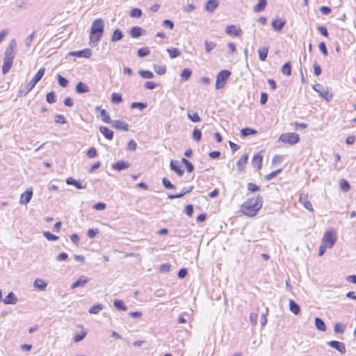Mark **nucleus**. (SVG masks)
<instances>
[{
  "instance_id": "nucleus-1",
  "label": "nucleus",
  "mask_w": 356,
  "mask_h": 356,
  "mask_svg": "<svg viewBox=\"0 0 356 356\" xmlns=\"http://www.w3.org/2000/svg\"><path fill=\"white\" fill-rule=\"evenodd\" d=\"M262 203L263 199L260 195H258L256 197L250 198L242 204V212L245 216L253 217L256 216L259 210L261 208Z\"/></svg>"
},
{
  "instance_id": "nucleus-2",
  "label": "nucleus",
  "mask_w": 356,
  "mask_h": 356,
  "mask_svg": "<svg viewBox=\"0 0 356 356\" xmlns=\"http://www.w3.org/2000/svg\"><path fill=\"white\" fill-rule=\"evenodd\" d=\"M16 45L15 40L12 39L5 50L3 63L2 66L3 74H7L13 65V60L15 57V49Z\"/></svg>"
},
{
  "instance_id": "nucleus-3",
  "label": "nucleus",
  "mask_w": 356,
  "mask_h": 356,
  "mask_svg": "<svg viewBox=\"0 0 356 356\" xmlns=\"http://www.w3.org/2000/svg\"><path fill=\"white\" fill-rule=\"evenodd\" d=\"M104 22L99 18L93 21L90 29V39L92 46H96L103 36Z\"/></svg>"
},
{
  "instance_id": "nucleus-4",
  "label": "nucleus",
  "mask_w": 356,
  "mask_h": 356,
  "mask_svg": "<svg viewBox=\"0 0 356 356\" xmlns=\"http://www.w3.org/2000/svg\"><path fill=\"white\" fill-rule=\"evenodd\" d=\"M45 72L44 67L40 68L33 79L23 88L19 90L20 96H26L42 79Z\"/></svg>"
},
{
  "instance_id": "nucleus-5",
  "label": "nucleus",
  "mask_w": 356,
  "mask_h": 356,
  "mask_svg": "<svg viewBox=\"0 0 356 356\" xmlns=\"http://www.w3.org/2000/svg\"><path fill=\"white\" fill-rule=\"evenodd\" d=\"M337 233L334 229H330L325 232L322 238V243H324L328 248H332L337 241Z\"/></svg>"
},
{
  "instance_id": "nucleus-6",
  "label": "nucleus",
  "mask_w": 356,
  "mask_h": 356,
  "mask_svg": "<svg viewBox=\"0 0 356 356\" xmlns=\"http://www.w3.org/2000/svg\"><path fill=\"white\" fill-rule=\"evenodd\" d=\"M231 75V72L227 70H221L216 75L215 88L216 90L222 88L227 82V80Z\"/></svg>"
},
{
  "instance_id": "nucleus-7",
  "label": "nucleus",
  "mask_w": 356,
  "mask_h": 356,
  "mask_svg": "<svg viewBox=\"0 0 356 356\" xmlns=\"http://www.w3.org/2000/svg\"><path fill=\"white\" fill-rule=\"evenodd\" d=\"M279 140L293 145L299 142L300 137L296 133H285L280 135Z\"/></svg>"
},
{
  "instance_id": "nucleus-8",
  "label": "nucleus",
  "mask_w": 356,
  "mask_h": 356,
  "mask_svg": "<svg viewBox=\"0 0 356 356\" xmlns=\"http://www.w3.org/2000/svg\"><path fill=\"white\" fill-rule=\"evenodd\" d=\"M327 345L332 348L337 350L341 355H343L346 352V346L343 342L338 341H330L327 342Z\"/></svg>"
},
{
  "instance_id": "nucleus-9",
  "label": "nucleus",
  "mask_w": 356,
  "mask_h": 356,
  "mask_svg": "<svg viewBox=\"0 0 356 356\" xmlns=\"http://www.w3.org/2000/svg\"><path fill=\"white\" fill-rule=\"evenodd\" d=\"M263 157L260 153H257L254 155L252 159V165L256 170L259 171L262 166Z\"/></svg>"
},
{
  "instance_id": "nucleus-10",
  "label": "nucleus",
  "mask_w": 356,
  "mask_h": 356,
  "mask_svg": "<svg viewBox=\"0 0 356 356\" xmlns=\"http://www.w3.org/2000/svg\"><path fill=\"white\" fill-rule=\"evenodd\" d=\"M285 24L286 21L282 19H273L271 22L273 30L277 32H280Z\"/></svg>"
},
{
  "instance_id": "nucleus-11",
  "label": "nucleus",
  "mask_w": 356,
  "mask_h": 356,
  "mask_svg": "<svg viewBox=\"0 0 356 356\" xmlns=\"http://www.w3.org/2000/svg\"><path fill=\"white\" fill-rule=\"evenodd\" d=\"M69 54L79 58H88L92 56V51L90 49H85L81 51H71Z\"/></svg>"
},
{
  "instance_id": "nucleus-12",
  "label": "nucleus",
  "mask_w": 356,
  "mask_h": 356,
  "mask_svg": "<svg viewBox=\"0 0 356 356\" xmlns=\"http://www.w3.org/2000/svg\"><path fill=\"white\" fill-rule=\"evenodd\" d=\"M32 197L33 191L31 190H27L21 195L19 204L24 205L27 204L31 201Z\"/></svg>"
},
{
  "instance_id": "nucleus-13",
  "label": "nucleus",
  "mask_w": 356,
  "mask_h": 356,
  "mask_svg": "<svg viewBox=\"0 0 356 356\" xmlns=\"http://www.w3.org/2000/svg\"><path fill=\"white\" fill-rule=\"evenodd\" d=\"M89 280L87 277L84 275H81L75 282H74L71 285V289H74L78 287H83L88 282Z\"/></svg>"
},
{
  "instance_id": "nucleus-14",
  "label": "nucleus",
  "mask_w": 356,
  "mask_h": 356,
  "mask_svg": "<svg viewBox=\"0 0 356 356\" xmlns=\"http://www.w3.org/2000/svg\"><path fill=\"white\" fill-rule=\"evenodd\" d=\"M111 123L113 128L118 130H124L125 131H128L129 125L125 122H122L121 120H112Z\"/></svg>"
},
{
  "instance_id": "nucleus-15",
  "label": "nucleus",
  "mask_w": 356,
  "mask_h": 356,
  "mask_svg": "<svg viewBox=\"0 0 356 356\" xmlns=\"http://www.w3.org/2000/svg\"><path fill=\"white\" fill-rule=\"evenodd\" d=\"M193 189V186H190L188 188H183L181 189V191L180 193H178V194H175V195H170L169 194L168 195V197L170 200H173V199H176V198H181L184 195L187 194V193H191Z\"/></svg>"
},
{
  "instance_id": "nucleus-16",
  "label": "nucleus",
  "mask_w": 356,
  "mask_h": 356,
  "mask_svg": "<svg viewBox=\"0 0 356 356\" xmlns=\"http://www.w3.org/2000/svg\"><path fill=\"white\" fill-rule=\"evenodd\" d=\"M17 298L13 292H10L3 300L5 305H15L17 302Z\"/></svg>"
},
{
  "instance_id": "nucleus-17",
  "label": "nucleus",
  "mask_w": 356,
  "mask_h": 356,
  "mask_svg": "<svg viewBox=\"0 0 356 356\" xmlns=\"http://www.w3.org/2000/svg\"><path fill=\"white\" fill-rule=\"evenodd\" d=\"M248 160V155L247 154H243L236 162V165L238 171H243L245 166Z\"/></svg>"
},
{
  "instance_id": "nucleus-18",
  "label": "nucleus",
  "mask_w": 356,
  "mask_h": 356,
  "mask_svg": "<svg viewBox=\"0 0 356 356\" xmlns=\"http://www.w3.org/2000/svg\"><path fill=\"white\" fill-rule=\"evenodd\" d=\"M299 201L305 209L311 211H313L312 203L307 200V195L300 194Z\"/></svg>"
},
{
  "instance_id": "nucleus-19",
  "label": "nucleus",
  "mask_w": 356,
  "mask_h": 356,
  "mask_svg": "<svg viewBox=\"0 0 356 356\" xmlns=\"http://www.w3.org/2000/svg\"><path fill=\"white\" fill-rule=\"evenodd\" d=\"M218 0H209L206 3L205 9L209 13H213L218 8Z\"/></svg>"
},
{
  "instance_id": "nucleus-20",
  "label": "nucleus",
  "mask_w": 356,
  "mask_h": 356,
  "mask_svg": "<svg viewBox=\"0 0 356 356\" xmlns=\"http://www.w3.org/2000/svg\"><path fill=\"white\" fill-rule=\"evenodd\" d=\"M129 167V164L127 162H125L124 161H118L114 164H113L112 168L113 169L120 171L124 169H127Z\"/></svg>"
},
{
  "instance_id": "nucleus-21",
  "label": "nucleus",
  "mask_w": 356,
  "mask_h": 356,
  "mask_svg": "<svg viewBox=\"0 0 356 356\" xmlns=\"http://www.w3.org/2000/svg\"><path fill=\"white\" fill-rule=\"evenodd\" d=\"M225 32L229 35L239 36L241 31L236 29L235 25H229L226 27Z\"/></svg>"
},
{
  "instance_id": "nucleus-22",
  "label": "nucleus",
  "mask_w": 356,
  "mask_h": 356,
  "mask_svg": "<svg viewBox=\"0 0 356 356\" xmlns=\"http://www.w3.org/2000/svg\"><path fill=\"white\" fill-rule=\"evenodd\" d=\"M170 168L180 177L184 174V170L181 169L177 161L172 160L170 161Z\"/></svg>"
},
{
  "instance_id": "nucleus-23",
  "label": "nucleus",
  "mask_w": 356,
  "mask_h": 356,
  "mask_svg": "<svg viewBox=\"0 0 356 356\" xmlns=\"http://www.w3.org/2000/svg\"><path fill=\"white\" fill-rule=\"evenodd\" d=\"M99 131L104 135V136L108 140H112L113 138V131L110 130L106 127H100Z\"/></svg>"
},
{
  "instance_id": "nucleus-24",
  "label": "nucleus",
  "mask_w": 356,
  "mask_h": 356,
  "mask_svg": "<svg viewBox=\"0 0 356 356\" xmlns=\"http://www.w3.org/2000/svg\"><path fill=\"white\" fill-rule=\"evenodd\" d=\"M66 184L67 185H73L78 189H83L86 188V185L83 186L79 181L75 180L72 177H68L66 179Z\"/></svg>"
},
{
  "instance_id": "nucleus-25",
  "label": "nucleus",
  "mask_w": 356,
  "mask_h": 356,
  "mask_svg": "<svg viewBox=\"0 0 356 356\" xmlns=\"http://www.w3.org/2000/svg\"><path fill=\"white\" fill-rule=\"evenodd\" d=\"M89 91L88 86L83 83V82H79L76 86V92L79 94L88 92Z\"/></svg>"
},
{
  "instance_id": "nucleus-26",
  "label": "nucleus",
  "mask_w": 356,
  "mask_h": 356,
  "mask_svg": "<svg viewBox=\"0 0 356 356\" xmlns=\"http://www.w3.org/2000/svg\"><path fill=\"white\" fill-rule=\"evenodd\" d=\"M289 309L296 315H298L300 312V306L293 300H289Z\"/></svg>"
},
{
  "instance_id": "nucleus-27",
  "label": "nucleus",
  "mask_w": 356,
  "mask_h": 356,
  "mask_svg": "<svg viewBox=\"0 0 356 356\" xmlns=\"http://www.w3.org/2000/svg\"><path fill=\"white\" fill-rule=\"evenodd\" d=\"M266 0H259L258 3L253 7V11L255 13L263 11L266 8Z\"/></svg>"
},
{
  "instance_id": "nucleus-28",
  "label": "nucleus",
  "mask_w": 356,
  "mask_h": 356,
  "mask_svg": "<svg viewBox=\"0 0 356 356\" xmlns=\"http://www.w3.org/2000/svg\"><path fill=\"white\" fill-rule=\"evenodd\" d=\"M34 287L39 289L40 291H44L47 286V284L42 280L36 279L34 282Z\"/></svg>"
},
{
  "instance_id": "nucleus-29",
  "label": "nucleus",
  "mask_w": 356,
  "mask_h": 356,
  "mask_svg": "<svg viewBox=\"0 0 356 356\" xmlns=\"http://www.w3.org/2000/svg\"><path fill=\"white\" fill-rule=\"evenodd\" d=\"M257 133V131L256 129L246 127L244 129H242L241 130V137H247L250 135H254Z\"/></svg>"
},
{
  "instance_id": "nucleus-30",
  "label": "nucleus",
  "mask_w": 356,
  "mask_h": 356,
  "mask_svg": "<svg viewBox=\"0 0 356 356\" xmlns=\"http://www.w3.org/2000/svg\"><path fill=\"white\" fill-rule=\"evenodd\" d=\"M143 29L139 26H134L130 30V35L132 38H136L142 35Z\"/></svg>"
},
{
  "instance_id": "nucleus-31",
  "label": "nucleus",
  "mask_w": 356,
  "mask_h": 356,
  "mask_svg": "<svg viewBox=\"0 0 356 356\" xmlns=\"http://www.w3.org/2000/svg\"><path fill=\"white\" fill-rule=\"evenodd\" d=\"M113 305L114 307L118 310H127V307L125 305L124 302L122 300L115 299L114 300Z\"/></svg>"
},
{
  "instance_id": "nucleus-32",
  "label": "nucleus",
  "mask_w": 356,
  "mask_h": 356,
  "mask_svg": "<svg viewBox=\"0 0 356 356\" xmlns=\"http://www.w3.org/2000/svg\"><path fill=\"white\" fill-rule=\"evenodd\" d=\"M315 325L316 328L321 331L326 330V325L324 321L318 317L315 318Z\"/></svg>"
},
{
  "instance_id": "nucleus-33",
  "label": "nucleus",
  "mask_w": 356,
  "mask_h": 356,
  "mask_svg": "<svg viewBox=\"0 0 356 356\" xmlns=\"http://www.w3.org/2000/svg\"><path fill=\"white\" fill-rule=\"evenodd\" d=\"M188 118L193 122H199L201 121V118L197 112L188 111Z\"/></svg>"
},
{
  "instance_id": "nucleus-34",
  "label": "nucleus",
  "mask_w": 356,
  "mask_h": 356,
  "mask_svg": "<svg viewBox=\"0 0 356 356\" xmlns=\"http://www.w3.org/2000/svg\"><path fill=\"white\" fill-rule=\"evenodd\" d=\"M258 52H259V59L261 61L266 60V59L268 56V47H261L259 49Z\"/></svg>"
},
{
  "instance_id": "nucleus-35",
  "label": "nucleus",
  "mask_w": 356,
  "mask_h": 356,
  "mask_svg": "<svg viewBox=\"0 0 356 356\" xmlns=\"http://www.w3.org/2000/svg\"><path fill=\"white\" fill-rule=\"evenodd\" d=\"M123 38V33L120 29H115L113 33L111 41L117 42Z\"/></svg>"
},
{
  "instance_id": "nucleus-36",
  "label": "nucleus",
  "mask_w": 356,
  "mask_h": 356,
  "mask_svg": "<svg viewBox=\"0 0 356 356\" xmlns=\"http://www.w3.org/2000/svg\"><path fill=\"white\" fill-rule=\"evenodd\" d=\"M205 51L207 54L210 53L216 47V43L213 41H204Z\"/></svg>"
},
{
  "instance_id": "nucleus-37",
  "label": "nucleus",
  "mask_w": 356,
  "mask_h": 356,
  "mask_svg": "<svg viewBox=\"0 0 356 356\" xmlns=\"http://www.w3.org/2000/svg\"><path fill=\"white\" fill-rule=\"evenodd\" d=\"M167 51L170 58H175L180 55V51L177 48H168Z\"/></svg>"
},
{
  "instance_id": "nucleus-38",
  "label": "nucleus",
  "mask_w": 356,
  "mask_h": 356,
  "mask_svg": "<svg viewBox=\"0 0 356 356\" xmlns=\"http://www.w3.org/2000/svg\"><path fill=\"white\" fill-rule=\"evenodd\" d=\"M282 72L286 76H290L291 74V65L289 62L284 63L282 67Z\"/></svg>"
},
{
  "instance_id": "nucleus-39",
  "label": "nucleus",
  "mask_w": 356,
  "mask_h": 356,
  "mask_svg": "<svg viewBox=\"0 0 356 356\" xmlns=\"http://www.w3.org/2000/svg\"><path fill=\"white\" fill-rule=\"evenodd\" d=\"M100 115L102 118V120L105 123H111L112 122L110 115H108V112L105 109H102L100 111Z\"/></svg>"
},
{
  "instance_id": "nucleus-40",
  "label": "nucleus",
  "mask_w": 356,
  "mask_h": 356,
  "mask_svg": "<svg viewBox=\"0 0 356 356\" xmlns=\"http://www.w3.org/2000/svg\"><path fill=\"white\" fill-rule=\"evenodd\" d=\"M339 184L341 189L344 192L348 191L350 188L349 183L346 179H340Z\"/></svg>"
},
{
  "instance_id": "nucleus-41",
  "label": "nucleus",
  "mask_w": 356,
  "mask_h": 356,
  "mask_svg": "<svg viewBox=\"0 0 356 356\" xmlns=\"http://www.w3.org/2000/svg\"><path fill=\"white\" fill-rule=\"evenodd\" d=\"M103 309V305L102 304H97L93 305L90 309L89 313L92 314H97L99 312Z\"/></svg>"
},
{
  "instance_id": "nucleus-42",
  "label": "nucleus",
  "mask_w": 356,
  "mask_h": 356,
  "mask_svg": "<svg viewBox=\"0 0 356 356\" xmlns=\"http://www.w3.org/2000/svg\"><path fill=\"white\" fill-rule=\"evenodd\" d=\"M58 82V84L63 88H65L68 85V80L65 79V77L62 76L60 74L57 75Z\"/></svg>"
},
{
  "instance_id": "nucleus-43",
  "label": "nucleus",
  "mask_w": 356,
  "mask_h": 356,
  "mask_svg": "<svg viewBox=\"0 0 356 356\" xmlns=\"http://www.w3.org/2000/svg\"><path fill=\"white\" fill-rule=\"evenodd\" d=\"M138 73L144 79H152L154 77V74L149 70H140Z\"/></svg>"
},
{
  "instance_id": "nucleus-44",
  "label": "nucleus",
  "mask_w": 356,
  "mask_h": 356,
  "mask_svg": "<svg viewBox=\"0 0 356 356\" xmlns=\"http://www.w3.org/2000/svg\"><path fill=\"white\" fill-rule=\"evenodd\" d=\"M193 139L195 141H200L202 138V132L200 129L195 128L193 131Z\"/></svg>"
},
{
  "instance_id": "nucleus-45",
  "label": "nucleus",
  "mask_w": 356,
  "mask_h": 356,
  "mask_svg": "<svg viewBox=\"0 0 356 356\" xmlns=\"http://www.w3.org/2000/svg\"><path fill=\"white\" fill-rule=\"evenodd\" d=\"M46 100L49 104L55 103L56 102V99L54 92L51 91L48 92L46 95Z\"/></svg>"
},
{
  "instance_id": "nucleus-46",
  "label": "nucleus",
  "mask_w": 356,
  "mask_h": 356,
  "mask_svg": "<svg viewBox=\"0 0 356 356\" xmlns=\"http://www.w3.org/2000/svg\"><path fill=\"white\" fill-rule=\"evenodd\" d=\"M191 74L192 72L190 69L185 68L181 74V77L182 78L183 80L186 81L191 77Z\"/></svg>"
},
{
  "instance_id": "nucleus-47",
  "label": "nucleus",
  "mask_w": 356,
  "mask_h": 356,
  "mask_svg": "<svg viewBox=\"0 0 356 356\" xmlns=\"http://www.w3.org/2000/svg\"><path fill=\"white\" fill-rule=\"evenodd\" d=\"M131 17L139 18L142 16V10L140 8H133L129 14Z\"/></svg>"
},
{
  "instance_id": "nucleus-48",
  "label": "nucleus",
  "mask_w": 356,
  "mask_h": 356,
  "mask_svg": "<svg viewBox=\"0 0 356 356\" xmlns=\"http://www.w3.org/2000/svg\"><path fill=\"white\" fill-rule=\"evenodd\" d=\"M147 104L143 102H133L131 104V108H138L140 111L145 109L147 107Z\"/></svg>"
},
{
  "instance_id": "nucleus-49",
  "label": "nucleus",
  "mask_w": 356,
  "mask_h": 356,
  "mask_svg": "<svg viewBox=\"0 0 356 356\" xmlns=\"http://www.w3.org/2000/svg\"><path fill=\"white\" fill-rule=\"evenodd\" d=\"M111 102L114 104H120L122 102V95L118 93H113Z\"/></svg>"
},
{
  "instance_id": "nucleus-50",
  "label": "nucleus",
  "mask_w": 356,
  "mask_h": 356,
  "mask_svg": "<svg viewBox=\"0 0 356 356\" xmlns=\"http://www.w3.org/2000/svg\"><path fill=\"white\" fill-rule=\"evenodd\" d=\"M149 53L150 51L147 47H143L138 50V56L141 58L149 55Z\"/></svg>"
},
{
  "instance_id": "nucleus-51",
  "label": "nucleus",
  "mask_w": 356,
  "mask_h": 356,
  "mask_svg": "<svg viewBox=\"0 0 356 356\" xmlns=\"http://www.w3.org/2000/svg\"><path fill=\"white\" fill-rule=\"evenodd\" d=\"M43 234L45 236V238L50 241H56L57 239H58V237L57 236L51 234L48 231H44L43 232Z\"/></svg>"
},
{
  "instance_id": "nucleus-52",
  "label": "nucleus",
  "mask_w": 356,
  "mask_h": 356,
  "mask_svg": "<svg viewBox=\"0 0 356 356\" xmlns=\"http://www.w3.org/2000/svg\"><path fill=\"white\" fill-rule=\"evenodd\" d=\"M154 69L155 72L160 75L164 74L166 72V67L161 65H154Z\"/></svg>"
},
{
  "instance_id": "nucleus-53",
  "label": "nucleus",
  "mask_w": 356,
  "mask_h": 356,
  "mask_svg": "<svg viewBox=\"0 0 356 356\" xmlns=\"http://www.w3.org/2000/svg\"><path fill=\"white\" fill-rule=\"evenodd\" d=\"M54 121L58 124H65L67 122L65 117L63 115H56L54 117Z\"/></svg>"
},
{
  "instance_id": "nucleus-54",
  "label": "nucleus",
  "mask_w": 356,
  "mask_h": 356,
  "mask_svg": "<svg viewBox=\"0 0 356 356\" xmlns=\"http://www.w3.org/2000/svg\"><path fill=\"white\" fill-rule=\"evenodd\" d=\"M162 183L164 187L167 189H173L175 188V186L165 177L163 179Z\"/></svg>"
},
{
  "instance_id": "nucleus-55",
  "label": "nucleus",
  "mask_w": 356,
  "mask_h": 356,
  "mask_svg": "<svg viewBox=\"0 0 356 356\" xmlns=\"http://www.w3.org/2000/svg\"><path fill=\"white\" fill-rule=\"evenodd\" d=\"M86 332H82L80 334H76L74 337V342L78 343V342L82 341L86 337Z\"/></svg>"
},
{
  "instance_id": "nucleus-56",
  "label": "nucleus",
  "mask_w": 356,
  "mask_h": 356,
  "mask_svg": "<svg viewBox=\"0 0 356 356\" xmlns=\"http://www.w3.org/2000/svg\"><path fill=\"white\" fill-rule=\"evenodd\" d=\"M171 265L170 264H162L159 268V271L161 273H166L170 271Z\"/></svg>"
},
{
  "instance_id": "nucleus-57",
  "label": "nucleus",
  "mask_w": 356,
  "mask_h": 356,
  "mask_svg": "<svg viewBox=\"0 0 356 356\" xmlns=\"http://www.w3.org/2000/svg\"><path fill=\"white\" fill-rule=\"evenodd\" d=\"M248 188L250 191L251 192H257V191H259L260 190V188L259 186H257V184H253V183H249L248 184Z\"/></svg>"
},
{
  "instance_id": "nucleus-58",
  "label": "nucleus",
  "mask_w": 356,
  "mask_h": 356,
  "mask_svg": "<svg viewBox=\"0 0 356 356\" xmlns=\"http://www.w3.org/2000/svg\"><path fill=\"white\" fill-rule=\"evenodd\" d=\"M318 48L324 56H327L328 52L325 42H320L318 44Z\"/></svg>"
},
{
  "instance_id": "nucleus-59",
  "label": "nucleus",
  "mask_w": 356,
  "mask_h": 356,
  "mask_svg": "<svg viewBox=\"0 0 356 356\" xmlns=\"http://www.w3.org/2000/svg\"><path fill=\"white\" fill-rule=\"evenodd\" d=\"M334 330L337 333H343L345 330V326L340 323H336Z\"/></svg>"
},
{
  "instance_id": "nucleus-60",
  "label": "nucleus",
  "mask_w": 356,
  "mask_h": 356,
  "mask_svg": "<svg viewBox=\"0 0 356 356\" xmlns=\"http://www.w3.org/2000/svg\"><path fill=\"white\" fill-rule=\"evenodd\" d=\"M319 93V95L325 99L327 101H330V99L332 98V95L331 94H329L328 91L327 90H325L323 92H318Z\"/></svg>"
},
{
  "instance_id": "nucleus-61",
  "label": "nucleus",
  "mask_w": 356,
  "mask_h": 356,
  "mask_svg": "<svg viewBox=\"0 0 356 356\" xmlns=\"http://www.w3.org/2000/svg\"><path fill=\"white\" fill-rule=\"evenodd\" d=\"M281 172V169H279L277 170H275V171H273L271 172L270 174L267 175L266 176V179L267 181H270V179H272L273 178H274L275 177L277 176V175L278 173H280Z\"/></svg>"
},
{
  "instance_id": "nucleus-62",
  "label": "nucleus",
  "mask_w": 356,
  "mask_h": 356,
  "mask_svg": "<svg viewBox=\"0 0 356 356\" xmlns=\"http://www.w3.org/2000/svg\"><path fill=\"white\" fill-rule=\"evenodd\" d=\"M99 232L98 229H89L87 235L89 238H94Z\"/></svg>"
},
{
  "instance_id": "nucleus-63",
  "label": "nucleus",
  "mask_w": 356,
  "mask_h": 356,
  "mask_svg": "<svg viewBox=\"0 0 356 356\" xmlns=\"http://www.w3.org/2000/svg\"><path fill=\"white\" fill-rule=\"evenodd\" d=\"M68 258V254L65 252H61L56 257V260L58 261H66Z\"/></svg>"
},
{
  "instance_id": "nucleus-64",
  "label": "nucleus",
  "mask_w": 356,
  "mask_h": 356,
  "mask_svg": "<svg viewBox=\"0 0 356 356\" xmlns=\"http://www.w3.org/2000/svg\"><path fill=\"white\" fill-rule=\"evenodd\" d=\"M185 213L188 216H192L193 213V207L192 204H188L185 208Z\"/></svg>"
}]
</instances>
